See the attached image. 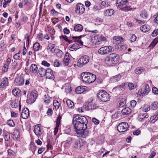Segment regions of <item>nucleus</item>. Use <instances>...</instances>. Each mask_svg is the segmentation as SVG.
Here are the masks:
<instances>
[{
    "instance_id": "obj_35",
    "label": "nucleus",
    "mask_w": 158,
    "mask_h": 158,
    "mask_svg": "<svg viewBox=\"0 0 158 158\" xmlns=\"http://www.w3.org/2000/svg\"><path fill=\"white\" fill-rule=\"evenodd\" d=\"M157 115H154L151 116L150 122L151 123H154L158 119V117H157Z\"/></svg>"
},
{
    "instance_id": "obj_40",
    "label": "nucleus",
    "mask_w": 158,
    "mask_h": 158,
    "mask_svg": "<svg viewBox=\"0 0 158 158\" xmlns=\"http://www.w3.org/2000/svg\"><path fill=\"white\" fill-rule=\"evenodd\" d=\"M126 102V100L124 98H122L120 100V102L119 104V106L120 107H123L125 105Z\"/></svg>"
},
{
    "instance_id": "obj_4",
    "label": "nucleus",
    "mask_w": 158,
    "mask_h": 158,
    "mask_svg": "<svg viewBox=\"0 0 158 158\" xmlns=\"http://www.w3.org/2000/svg\"><path fill=\"white\" fill-rule=\"evenodd\" d=\"M98 98L101 101L106 102L110 100L109 94L104 90H100L97 95Z\"/></svg>"
},
{
    "instance_id": "obj_21",
    "label": "nucleus",
    "mask_w": 158,
    "mask_h": 158,
    "mask_svg": "<svg viewBox=\"0 0 158 158\" xmlns=\"http://www.w3.org/2000/svg\"><path fill=\"white\" fill-rule=\"evenodd\" d=\"M85 89L83 86L77 87L75 89L76 93L78 94H81L83 93L85 90Z\"/></svg>"
},
{
    "instance_id": "obj_54",
    "label": "nucleus",
    "mask_w": 158,
    "mask_h": 158,
    "mask_svg": "<svg viewBox=\"0 0 158 158\" xmlns=\"http://www.w3.org/2000/svg\"><path fill=\"white\" fill-rule=\"evenodd\" d=\"M136 39V37L135 34L132 35L130 38V41L131 42H135Z\"/></svg>"
},
{
    "instance_id": "obj_52",
    "label": "nucleus",
    "mask_w": 158,
    "mask_h": 158,
    "mask_svg": "<svg viewBox=\"0 0 158 158\" xmlns=\"http://www.w3.org/2000/svg\"><path fill=\"white\" fill-rule=\"evenodd\" d=\"M118 49H120L121 50L124 51L127 49V47L125 45H120L117 46Z\"/></svg>"
},
{
    "instance_id": "obj_5",
    "label": "nucleus",
    "mask_w": 158,
    "mask_h": 158,
    "mask_svg": "<svg viewBox=\"0 0 158 158\" xmlns=\"http://www.w3.org/2000/svg\"><path fill=\"white\" fill-rule=\"evenodd\" d=\"M89 61V57L87 56H84L81 57L77 63V66L82 67L84 65L88 63Z\"/></svg>"
},
{
    "instance_id": "obj_2",
    "label": "nucleus",
    "mask_w": 158,
    "mask_h": 158,
    "mask_svg": "<svg viewBox=\"0 0 158 158\" xmlns=\"http://www.w3.org/2000/svg\"><path fill=\"white\" fill-rule=\"evenodd\" d=\"M81 77L83 81L88 83L94 82L96 79V76L89 72L82 73Z\"/></svg>"
},
{
    "instance_id": "obj_9",
    "label": "nucleus",
    "mask_w": 158,
    "mask_h": 158,
    "mask_svg": "<svg viewBox=\"0 0 158 158\" xmlns=\"http://www.w3.org/2000/svg\"><path fill=\"white\" fill-rule=\"evenodd\" d=\"M36 98V94L35 93H31L27 95V102L30 104L33 103L35 102Z\"/></svg>"
},
{
    "instance_id": "obj_48",
    "label": "nucleus",
    "mask_w": 158,
    "mask_h": 158,
    "mask_svg": "<svg viewBox=\"0 0 158 158\" xmlns=\"http://www.w3.org/2000/svg\"><path fill=\"white\" fill-rule=\"evenodd\" d=\"M143 70L141 68H137L135 70V72L137 74H139L143 72Z\"/></svg>"
},
{
    "instance_id": "obj_22",
    "label": "nucleus",
    "mask_w": 158,
    "mask_h": 158,
    "mask_svg": "<svg viewBox=\"0 0 158 158\" xmlns=\"http://www.w3.org/2000/svg\"><path fill=\"white\" fill-rule=\"evenodd\" d=\"M148 117V114L147 113H145L143 114H140L138 115V120L140 121H143L145 118H147Z\"/></svg>"
},
{
    "instance_id": "obj_34",
    "label": "nucleus",
    "mask_w": 158,
    "mask_h": 158,
    "mask_svg": "<svg viewBox=\"0 0 158 158\" xmlns=\"http://www.w3.org/2000/svg\"><path fill=\"white\" fill-rule=\"evenodd\" d=\"M83 29V26L79 24L76 25L74 27V30L76 31H81Z\"/></svg>"
},
{
    "instance_id": "obj_31",
    "label": "nucleus",
    "mask_w": 158,
    "mask_h": 158,
    "mask_svg": "<svg viewBox=\"0 0 158 158\" xmlns=\"http://www.w3.org/2000/svg\"><path fill=\"white\" fill-rule=\"evenodd\" d=\"M13 138L14 139H17L20 137V132L18 130H15L13 134Z\"/></svg>"
},
{
    "instance_id": "obj_56",
    "label": "nucleus",
    "mask_w": 158,
    "mask_h": 158,
    "mask_svg": "<svg viewBox=\"0 0 158 158\" xmlns=\"http://www.w3.org/2000/svg\"><path fill=\"white\" fill-rule=\"evenodd\" d=\"M41 64L44 66L47 67H49L50 66V64L45 60L43 61Z\"/></svg>"
},
{
    "instance_id": "obj_14",
    "label": "nucleus",
    "mask_w": 158,
    "mask_h": 158,
    "mask_svg": "<svg viewBox=\"0 0 158 158\" xmlns=\"http://www.w3.org/2000/svg\"><path fill=\"white\" fill-rule=\"evenodd\" d=\"M83 146L82 143H81L79 140H76L73 145V148L75 150H80Z\"/></svg>"
},
{
    "instance_id": "obj_1",
    "label": "nucleus",
    "mask_w": 158,
    "mask_h": 158,
    "mask_svg": "<svg viewBox=\"0 0 158 158\" xmlns=\"http://www.w3.org/2000/svg\"><path fill=\"white\" fill-rule=\"evenodd\" d=\"M88 122L87 118L84 116L77 115L73 118L72 123L78 136L85 138L88 135Z\"/></svg>"
},
{
    "instance_id": "obj_51",
    "label": "nucleus",
    "mask_w": 158,
    "mask_h": 158,
    "mask_svg": "<svg viewBox=\"0 0 158 158\" xmlns=\"http://www.w3.org/2000/svg\"><path fill=\"white\" fill-rule=\"evenodd\" d=\"M9 68V65L5 64L2 68V70L3 72L5 73L8 71Z\"/></svg>"
},
{
    "instance_id": "obj_11",
    "label": "nucleus",
    "mask_w": 158,
    "mask_h": 158,
    "mask_svg": "<svg viewBox=\"0 0 158 158\" xmlns=\"http://www.w3.org/2000/svg\"><path fill=\"white\" fill-rule=\"evenodd\" d=\"M129 4L128 1L127 0H117L116 2V6L119 7L128 5Z\"/></svg>"
},
{
    "instance_id": "obj_39",
    "label": "nucleus",
    "mask_w": 158,
    "mask_h": 158,
    "mask_svg": "<svg viewBox=\"0 0 158 158\" xmlns=\"http://www.w3.org/2000/svg\"><path fill=\"white\" fill-rule=\"evenodd\" d=\"M91 104L89 103H86L83 106L84 108H85L86 110H89L92 109V107L91 106Z\"/></svg>"
},
{
    "instance_id": "obj_28",
    "label": "nucleus",
    "mask_w": 158,
    "mask_h": 158,
    "mask_svg": "<svg viewBox=\"0 0 158 158\" xmlns=\"http://www.w3.org/2000/svg\"><path fill=\"white\" fill-rule=\"evenodd\" d=\"M21 93V92L20 90L18 88L14 89L12 91L13 95L16 96H19V95Z\"/></svg>"
},
{
    "instance_id": "obj_61",
    "label": "nucleus",
    "mask_w": 158,
    "mask_h": 158,
    "mask_svg": "<svg viewBox=\"0 0 158 158\" xmlns=\"http://www.w3.org/2000/svg\"><path fill=\"white\" fill-rule=\"evenodd\" d=\"M92 121L95 124L97 125L99 123V120L95 118H92Z\"/></svg>"
},
{
    "instance_id": "obj_38",
    "label": "nucleus",
    "mask_w": 158,
    "mask_h": 158,
    "mask_svg": "<svg viewBox=\"0 0 158 158\" xmlns=\"http://www.w3.org/2000/svg\"><path fill=\"white\" fill-rule=\"evenodd\" d=\"M69 58L68 56H67L66 55L64 57L63 63L64 65V66H67L68 65L69 61Z\"/></svg>"
},
{
    "instance_id": "obj_62",
    "label": "nucleus",
    "mask_w": 158,
    "mask_h": 158,
    "mask_svg": "<svg viewBox=\"0 0 158 158\" xmlns=\"http://www.w3.org/2000/svg\"><path fill=\"white\" fill-rule=\"evenodd\" d=\"M138 94L139 95H142L143 96H144L145 94H144V91H142V89H139L138 92Z\"/></svg>"
},
{
    "instance_id": "obj_19",
    "label": "nucleus",
    "mask_w": 158,
    "mask_h": 158,
    "mask_svg": "<svg viewBox=\"0 0 158 158\" xmlns=\"http://www.w3.org/2000/svg\"><path fill=\"white\" fill-rule=\"evenodd\" d=\"M46 77L48 78L52 79L54 76L53 75V72L52 69H47L46 71V74L45 75Z\"/></svg>"
},
{
    "instance_id": "obj_60",
    "label": "nucleus",
    "mask_w": 158,
    "mask_h": 158,
    "mask_svg": "<svg viewBox=\"0 0 158 158\" xmlns=\"http://www.w3.org/2000/svg\"><path fill=\"white\" fill-rule=\"evenodd\" d=\"M158 34V30H155L152 33V36H156Z\"/></svg>"
},
{
    "instance_id": "obj_15",
    "label": "nucleus",
    "mask_w": 158,
    "mask_h": 158,
    "mask_svg": "<svg viewBox=\"0 0 158 158\" xmlns=\"http://www.w3.org/2000/svg\"><path fill=\"white\" fill-rule=\"evenodd\" d=\"M24 83V80L22 77H18L16 78L15 81V84L17 86H21Z\"/></svg>"
},
{
    "instance_id": "obj_12",
    "label": "nucleus",
    "mask_w": 158,
    "mask_h": 158,
    "mask_svg": "<svg viewBox=\"0 0 158 158\" xmlns=\"http://www.w3.org/2000/svg\"><path fill=\"white\" fill-rule=\"evenodd\" d=\"M8 79L7 77H4L0 80V88H2L8 85Z\"/></svg>"
},
{
    "instance_id": "obj_64",
    "label": "nucleus",
    "mask_w": 158,
    "mask_h": 158,
    "mask_svg": "<svg viewBox=\"0 0 158 158\" xmlns=\"http://www.w3.org/2000/svg\"><path fill=\"white\" fill-rule=\"evenodd\" d=\"M155 19L154 20L155 23H158V14L154 15Z\"/></svg>"
},
{
    "instance_id": "obj_47",
    "label": "nucleus",
    "mask_w": 158,
    "mask_h": 158,
    "mask_svg": "<svg viewBox=\"0 0 158 158\" xmlns=\"http://www.w3.org/2000/svg\"><path fill=\"white\" fill-rule=\"evenodd\" d=\"M53 104L56 109H58L59 108L60 103L57 100H54L53 102Z\"/></svg>"
},
{
    "instance_id": "obj_25",
    "label": "nucleus",
    "mask_w": 158,
    "mask_h": 158,
    "mask_svg": "<svg viewBox=\"0 0 158 158\" xmlns=\"http://www.w3.org/2000/svg\"><path fill=\"white\" fill-rule=\"evenodd\" d=\"M54 52L56 54V56L59 58H61L64 55L63 52L58 49H56Z\"/></svg>"
},
{
    "instance_id": "obj_53",
    "label": "nucleus",
    "mask_w": 158,
    "mask_h": 158,
    "mask_svg": "<svg viewBox=\"0 0 158 158\" xmlns=\"http://www.w3.org/2000/svg\"><path fill=\"white\" fill-rule=\"evenodd\" d=\"M72 139L71 137H69L67 139L66 141L65 145L67 146L68 144H71L72 143Z\"/></svg>"
},
{
    "instance_id": "obj_10",
    "label": "nucleus",
    "mask_w": 158,
    "mask_h": 158,
    "mask_svg": "<svg viewBox=\"0 0 158 158\" xmlns=\"http://www.w3.org/2000/svg\"><path fill=\"white\" fill-rule=\"evenodd\" d=\"M83 44V42L80 41L79 42V44L75 43L69 45V49L71 51L76 50L80 48V46H82Z\"/></svg>"
},
{
    "instance_id": "obj_37",
    "label": "nucleus",
    "mask_w": 158,
    "mask_h": 158,
    "mask_svg": "<svg viewBox=\"0 0 158 158\" xmlns=\"http://www.w3.org/2000/svg\"><path fill=\"white\" fill-rule=\"evenodd\" d=\"M33 48L35 51H38L40 48V45L39 43L36 42L33 45Z\"/></svg>"
},
{
    "instance_id": "obj_49",
    "label": "nucleus",
    "mask_w": 158,
    "mask_h": 158,
    "mask_svg": "<svg viewBox=\"0 0 158 158\" xmlns=\"http://www.w3.org/2000/svg\"><path fill=\"white\" fill-rule=\"evenodd\" d=\"M82 35L80 36H73L72 38L73 39L75 40V42H78V43L81 40H80V39L81 38Z\"/></svg>"
},
{
    "instance_id": "obj_57",
    "label": "nucleus",
    "mask_w": 158,
    "mask_h": 158,
    "mask_svg": "<svg viewBox=\"0 0 158 158\" xmlns=\"http://www.w3.org/2000/svg\"><path fill=\"white\" fill-rule=\"evenodd\" d=\"M128 86L129 87V89L130 90H131L133 89L134 87V84L131 83H129L128 84Z\"/></svg>"
},
{
    "instance_id": "obj_20",
    "label": "nucleus",
    "mask_w": 158,
    "mask_h": 158,
    "mask_svg": "<svg viewBox=\"0 0 158 158\" xmlns=\"http://www.w3.org/2000/svg\"><path fill=\"white\" fill-rule=\"evenodd\" d=\"M10 106L13 108H16L18 106L19 101L18 100H12L10 101Z\"/></svg>"
},
{
    "instance_id": "obj_7",
    "label": "nucleus",
    "mask_w": 158,
    "mask_h": 158,
    "mask_svg": "<svg viewBox=\"0 0 158 158\" xmlns=\"http://www.w3.org/2000/svg\"><path fill=\"white\" fill-rule=\"evenodd\" d=\"M128 128V125L126 122H122L119 123L117 126L118 131L120 132H123L127 131Z\"/></svg>"
},
{
    "instance_id": "obj_44",
    "label": "nucleus",
    "mask_w": 158,
    "mask_h": 158,
    "mask_svg": "<svg viewBox=\"0 0 158 158\" xmlns=\"http://www.w3.org/2000/svg\"><path fill=\"white\" fill-rule=\"evenodd\" d=\"M48 48L50 50V51L52 53H54L55 51V49H54L55 45L54 44L50 43L48 45Z\"/></svg>"
},
{
    "instance_id": "obj_42",
    "label": "nucleus",
    "mask_w": 158,
    "mask_h": 158,
    "mask_svg": "<svg viewBox=\"0 0 158 158\" xmlns=\"http://www.w3.org/2000/svg\"><path fill=\"white\" fill-rule=\"evenodd\" d=\"M127 6L128 5L124 6V7L122 8L121 10L124 11H127L131 10L132 8L131 7Z\"/></svg>"
},
{
    "instance_id": "obj_17",
    "label": "nucleus",
    "mask_w": 158,
    "mask_h": 158,
    "mask_svg": "<svg viewBox=\"0 0 158 158\" xmlns=\"http://www.w3.org/2000/svg\"><path fill=\"white\" fill-rule=\"evenodd\" d=\"M34 131L38 137L40 136L42 134L40 127L38 125L35 126Z\"/></svg>"
},
{
    "instance_id": "obj_58",
    "label": "nucleus",
    "mask_w": 158,
    "mask_h": 158,
    "mask_svg": "<svg viewBox=\"0 0 158 158\" xmlns=\"http://www.w3.org/2000/svg\"><path fill=\"white\" fill-rule=\"evenodd\" d=\"M136 104V102L135 100H132L130 102V105L131 107H134Z\"/></svg>"
},
{
    "instance_id": "obj_27",
    "label": "nucleus",
    "mask_w": 158,
    "mask_h": 158,
    "mask_svg": "<svg viewBox=\"0 0 158 158\" xmlns=\"http://www.w3.org/2000/svg\"><path fill=\"white\" fill-rule=\"evenodd\" d=\"M131 112V109L128 107H126L122 110V113L124 115H128Z\"/></svg>"
},
{
    "instance_id": "obj_41",
    "label": "nucleus",
    "mask_w": 158,
    "mask_h": 158,
    "mask_svg": "<svg viewBox=\"0 0 158 158\" xmlns=\"http://www.w3.org/2000/svg\"><path fill=\"white\" fill-rule=\"evenodd\" d=\"M4 139L5 141H9L10 139V135L9 133H6L4 135Z\"/></svg>"
},
{
    "instance_id": "obj_18",
    "label": "nucleus",
    "mask_w": 158,
    "mask_h": 158,
    "mask_svg": "<svg viewBox=\"0 0 158 158\" xmlns=\"http://www.w3.org/2000/svg\"><path fill=\"white\" fill-rule=\"evenodd\" d=\"M123 41V39L121 37L116 36L114 37L112 41L113 43L119 44Z\"/></svg>"
},
{
    "instance_id": "obj_3",
    "label": "nucleus",
    "mask_w": 158,
    "mask_h": 158,
    "mask_svg": "<svg viewBox=\"0 0 158 158\" xmlns=\"http://www.w3.org/2000/svg\"><path fill=\"white\" fill-rule=\"evenodd\" d=\"M119 59L118 55L113 53L110 54L106 58L105 62L108 65L111 66L113 64H116L118 62Z\"/></svg>"
},
{
    "instance_id": "obj_33",
    "label": "nucleus",
    "mask_w": 158,
    "mask_h": 158,
    "mask_svg": "<svg viewBox=\"0 0 158 158\" xmlns=\"http://www.w3.org/2000/svg\"><path fill=\"white\" fill-rule=\"evenodd\" d=\"M66 103L68 107L69 108H72L74 106L73 102L70 99L67 100Z\"/></svg>"
},
{
    "instance_id": "obj_50",
    "label": "nucleus",
    "mask_w": 158,
    "mask_h": 158,
    "mask_svg": "<svg viewBox=\"0 0 158 158\" xmlns=\"http://www.w3.org/2000/svg\"><path fill=\"white\" fill-rule=\"evenodd\" d=\"M52 100L51 98L49 97H46L44 99V102L46 104H49Z\"/></svg>"
},
{
    "instance_id": "obj_8",
    "label": "nucleus",
    "mask_w": 158,
    "mask_h": 158,
    "mask_svg": "<svg viewBox=\"0 0 158 158\" xmlns=\"http://www.w3.org/2000/svg\"><path fill=\"white\" fill-rule=\"evenodd\" d=\"M85 8L84 6L81 3H77L75 7V12L76 13L80 15L83 13L85 11Z\"/></svg>"
},
{
    "instance_id": "obj_16",
    "label": "nucleus",
    "mask_w": 158,
    "mask_h": 158,
    "mask_svg": "<svg viewBox=\"0 0 158 158\" xmlns=\"http://www.w3.org/2000/svg\"><path fill=\"white\" fill-rule=\"evenodd\" d=\"M29 110L27 108H24L22 112L21 116L23 119H27L29 116Z\"/></svg>"
},
{
    "instance_id": "obj_26",
    "label": "nucleus",
    "mask_w": 158,
    "mask_h": 158,
    "mask_svg": "<svg viewBox=\"0 0 158 158\" xmlns=\"http://www.w3.org/2000/svg\"><path fill=\"white\" fill-rule=\"evenodd\" d=\"M148 14L146 10H142L140 14V16L144 19H147L148 17Z\"/></svg>"
},
{
    "instance_id": "obj_13",
    "label": "nucleus",
    "mask_w": 158,
    "mask_h": 158,
    "mask_svg": "<svg viewBox=\"0 0 158 158\" xmlns=\"http://www.w3.org/2000/svg\"><path fill=\"white\" fill-rule=\"evenodd\" d=\"M61 119V117L59 115L56 120V126L54 128V135H56L58 132Z\"/></svg>"
},
{
    "instance_id": "obj_29",
    "label": "nucleus",
    "mask_w": 158,
    "mask_h": 158,
    "mask_svg": "<svg viewBox=\"0 0 158 158\" xmlns=\"http://www.w3.org/2000/svg\"><path fill=\"white\" fill-rule=\"evenodd\" d=\"M47 69H44L43 68H40L38 70V73L41 76H45L46 74Z\"/></svg>"
},
{
    "instance_id": "obj_36",
    "label": "nucleus",
    "mask_w": 158,
    "mask_h": 158,
    "mask_svg": "<svg viewBox=\"0 0 158 158\" xmlns=\"http://www.w3.org/2000/svg\"><path fill=\"white\" fill-rule=\"evenodd\" d=\"M114 11L112 9H109L106 10L105 15L106 16H110L114 13Z\"/></svg>"
},
{
    "instance_id": "obj_23",
    "label": "nucleus",
    "mask_w": 158,
    "mask_h": 158,
    "mask_svg": "<svg viewBox=\"0 0 158 158\" xmlns=\"http://www.w3.org/2000/svg\"><path fill=\"white\" fill-rule=\"evenodd\" d=\"M121 78V75L118 74L111 77L110 78V80L112 82H116L119 81Z\"/></svg>"
},
{
    "instance_id": "obj_63",
    "label": "nucleus",
    "mask_w": 158,
    "mask_h": 158,
    "mask_svg": "<svg viewBox=\"0 0 158 158\" xmlns=\"http://www.w3.org/2000/svg\"><path fill=\"white\" fill-rule=\"evenodd\" d=\"M60 63L59 60H56L54 62V66L55 67H58L60 66Z\"/></svg>"
},
{
    "instance_id": "obj_43",
    "label": "nucleus",
    "mask_w": 158,
    "mask_h": 158,
    "mask_svg": "<svg viewBox=\"0 0 158 158\" xmlns=\"http://www.w3.org/2000/svg\"><path fill=\"white\" fill-rule=\"evenodd\" d=\"M158 107V103L157 102H154L151 106L152 109L154 110L156 109Z\"/></svg>"
},
{
    "instance_id": "obj_46",
    "label": "nucleus",
    "mask_w": 158,
    "mask_h": 158,
    "mask_svg": "<svg viewBox=\"0 0 158 158\" xmlns=\"http://www.w3.org/2000/svg\"><path fill=\"white\" fill-rule=\"evenodd\" d=\"M7 124L10 127H15V124L12 120L9 119L7 121Z\"/></svg>"
},
{
    "instance_id": "obj_59",
    "label": "nucleus",
    "mask_w": 158,
    "mask_h": 158,
    "mask_svg": "<svg viewBox=\"0 0 158 158\" xmlns=\"http://www.w3.org/2000/svg\"><path fill=\"white\" fill-rule=\"evenodd\" d=\"M152 92L155 94H158V89L156 87H154L152 88Z\"/></svg>"
},
{
    "instance_id": "obj_30",
    "label": "nucleus",
    "mask_w": 158,
    "mask_h": 158,
    "mask_svg": "<svg viewBox=\"0 0 158 158\" xmlns=\"http://www.w3.org/2000/svg\"><path fill=\"white\" fill-rule=\"evenodd\" d=\"M150 29L149 26L147 25H143V26L140 27V30L143 32H145L148 31Z\"/></svg>"
},
{
    "instance_id": "obj_55",
    "label": "nucleus",
    "mask_w": 158,
    "mask_h": 158,
    "mask_svg": "<svg viewBox=\"0 0 158 158\" xmlns=\"http://www.w3.org/2000/svg\"><path fill=\"white\" fill-rule=\"evenodd\" d=\"M51 13L54 16H56L58 15L59 13L53 9L51 10Z\"/></svg>"
},
{
    "instance_id": "obj_6",
    "label": "nucleus",
    "mask_w": 158,
    "mask_h": 158,
    "mask_svg": "<svg viewBox=\"0 0 158 158\" xmlns=\"http://www.w3.org/2000/svg\"><path fill=\"white\" fill-rule=\"evenodd\" d=\"M111 46H104L101 47L98 50V53L100 55H106L112 52Z\"/></svg>"
},
{
    "instance_id": "obj_45",
    "label": "nucleus",
    "mask_w": 158,
    "mask_h": 158,
    "mask_svg": "<svg viewBox=\"0 0 158 158\" xmlns=\"http://www.w3.org/2000/svg\"><path fill=\"white\" fill-rule=\"evenodd\" d=\"M150 91L149 86L148 84L145 85V88L144 91H143L145 95L148 94Z\"/></svg>"
},
{
    "instance_id": "obj_24",
    "label": "nucleus",
    "mask_w": 158,
    "mask_h": 158,
    "mask_svg": "<svg viewBox=\"0 0 158 158\" xmlns=\"http://www.w3.org/2000/svg\"><path fill=\"white\" fill-rule=\"evenodd\" d=\"M112 118L114 119H119L121 118V115L120 111H118L112 116Z\"/></svg>"
},
{
    "instance_id": "obj_32",
    "label": "nucleus",
    "mask_w": 158,
    "mask_h": 158,
    "mask_svg": "<svg viewBox=\"0 0 158 158\" xmlns=\"http://www.w3.org/2000/svg\"><path fill=\"white\" fill-rule=\"evenodd\" d=\"M30 71L34 73H35L37 72L38 68L36 65L35 64H32L30 67Z\"/></svg>"
}]
</instances>
